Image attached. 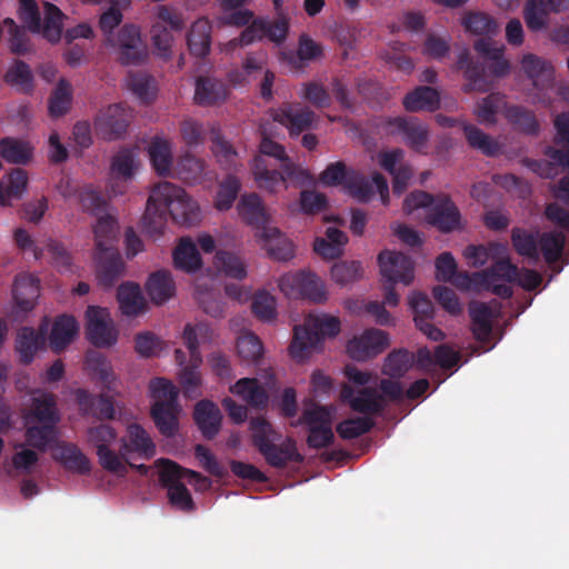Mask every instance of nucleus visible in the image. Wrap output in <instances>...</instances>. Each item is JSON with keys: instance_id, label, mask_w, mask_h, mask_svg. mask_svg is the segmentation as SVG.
<instances>
[{"instance_id": "nucleus-1", "label": "nucleus", "mask_w": 569, "mask_h": 569, "mask_svg": "<svg viewBox=\"0 0 569 569\" xmlns=\"http://www.w3.org/2000/svg\"><path fill=\"white\" fill-rule=\"evenodd\" d=\"M252 443L263 456L268 465L274 468H284L288 462L302 463L305 458L297 450L296 440L287 437L284 441L277 445L282 438L272 425L262 417L253 418L250 421Z\"/></svg>"}, {"instance_id": "nucleus-2", "label": "nucleus", "mask_w": 569, "mask_h": 569, "mask_svg": "<svg viewBox=\"0 0 569 569\" xmlns=\"http://www.w3.org/2000/svg\"><path fill=\"white\" fill-rule=\"evenodd\" d=\"M340 332L338 318L327 315H309L303 325L296 326L289 346L293 359L305 360L322 343L326 337L333 338Z\"/></svg>"}, {"instance_id": "nucleus-3", "label": "nucleus", "mask_w": 569, "mask_h": 569, "mask_svg": "<svg viewBox=\"0 0 569 569\" xmlns=\"http://www.w3.org/2000/svg\"><path fill=\"white\" fill-rule=\"evenodd\" d=\"M278 170L263 156H256L251 171L259 189L274 193L280 187L288 188L287 182L301 187L312 182V176L293 161H286Z\"/></svg>"}, {"instance_id": "nucleus-4", "label": "nucleus", "mask_w": 569, "mask_h": 569, "mask_svg": "<svg viewBox=\"0 0 569 569\" xmlns=\"http://www.w3.org/2000/svg\"><path fill=\"white\" fill-rule=\"evenodd\" d=\"M489 60L490 63L486 66L482 61L473 60L467 49L459 53L457 68L463 70V77L467 80V83L462 87L465 93L473 91L487 92L490 90L492 82L487 74V69L495 77H503L509 72L510 64L503 58V50L496 58Z\"/></svg>"}, {"instance_id": "nucleus-5", "label": "nucleus", "mask_w": 569, "mask_h": 569, "mask_svg": "<svg viewBox=\"0 0 569 569\" xmlns=\"http://www.w3.org/2000/svg\"><path fill=\"white\" fill-rule=\"evenodd\" d=\"M19 19L27 29L33 33L42 32L43 37L56 43L60 40L63 29L64 13L53 3L43 2L44 20L41 24V14L36 0H19Z\"/></svg>"}, {"instance_id": "nucleus-6", "label": "nucleus", "mask_w": 569, "mask_h": 569, "mask_svg": "<svg viewBox=\"0 0 569 569\" xmlns=\"http://www.w3.org/2000/svg\"><path fill=\"white\" fill-rule=\"evenodd\" d=\"M152 201H161L167 207L172 220L181 226H194L200 221V209L187 192L168 181L159 182L152 188Z\"/></svg>"}, {"instance_id": "nucleus-7", "label": "nucleus", "mask_w": 569, "mask_h": 569, "mask_svg": "<svg viewBox=\"0 0 569 569\" xmlns=\"http://www.w3.org/2000/svg\"><path fill=\"white\" fill-rule=\"evenodd\" d=\"M107 44L122 66H139L148 58V48L142 40L140 28L132 23L123 24L116 34L109 36Z\"/></svg>"}, {"instance_id": "nucleus-8", "label": "nucleus", "mask_w": 569, "mask_h": 569, "mask_svg": "<svg viewBox=\"0 0 569 569\" xmlns=\"http://www.w3.org/2000/svg\"><path fill=\"white\" fill-rule=\"evenodd\" d=\"M555 142L562 148H548L546 154L565 169H569V112H560L553 119ZM556 197L569 203V173L563 176L556 190Z\"/></svg>"}, {"instance_id": "nucleus-9", "label": "nucleus", "mask_w": 569, "mask_h": 569, "mask_svg": "<svg viewBox=\"0 0 569 569\" xmlns=\"http://www.w3.org/2000/svg\"><path fill=\"white\" fill-rule=\"evenodd\" d=\"M279 287L288 297H301L316 303L327 300L323 281L317 274L309 271H299L281 277Z\"/></svg>"}, {"instance_id": "nucleus-10", "label": "nucleus", "mask_w": 569, "mask_h": 569, "mask_svg": "<svg viewBox=\"0 0 569 569\" xmlns=\"http://www.w3.org/2000/svg\"><path fill=\"white\" fill-rule=\"evenodd\" d=\"M159 463L161 470L159 472V479L162 487L168 490V498L170 503L183 512H191L196 509L193 499L181 482V466L169 459H160Z\"/></svg>"}, {"instance_id": "nucleus-11", "label": "nucleus", "mask_w": 569, "mask_h": 569, "mask_svg": "<svg viewBox=\"0 0 569 569\" xmlns=\"http://www.w3.org/2000/svg\"><path fill=\"white\" fill-rule=\"evenodd\" d=\"M386 127L390 134L402 136L405 143L415 152L428 154L429 129L418 118H388Z\"/></svg>"}, {"instance_id": "nucleus-12", "label": "nucleus", "mask_w": 569, "mask_h": 569, "mask_svg": "<svg viewBox=\"0 0 569 569\" xmlns=\"http://www.w3.org/2000/svg\"><path fill=\"white\" fill-rule=\"evenodd\" d=\"M86 318L87 338L94 347L106 348L116 345L118 330L106 308L90 306L86 311Z\"/></svg>"}, {"instance_id": "nucleus-13", "label": "nucleus", "mask_w": 569, "mask_h": 569, "mask_svg": "<svg viewBox=\"0 0 569 569\" xmlns=\"http://www.w3.org/2000/svg\"><path fill=\"white\" fill-rule=\"evenodd\" d=\"M378 263L383 281L408 286L415 278V262L402 252L383 250L378 256Z\"/></svg>"}, {"instance_id": "nucleus-14", "label": "nucleus", "mask_w": 569, "mask_h": 569, "mask_svg": "<svg viewBox=\"0 0 569 569\" xmlns=\"http://www.w3.org/2000/svg\"><path fill=\"white\" fill-rule=\"evenodd\" d=\"M129 126V113L121 103L101 109L94 120L97 134L107 141L120 139Z\"/></svg>"}, {"instance_id": "nucleus-15", "label": "nucleus", "mask_w": 569, "mask_h": 569, "mask_svg": "<svg viewBox=\"0 0 569 569\" xmlns=\"http://www.w3.org/2000/svg\"><path fill=\"white\" fill-rule=\"evenodd\" d=\"M426 221L443 233L462 228L460 210L446 193L438 194L437 202L427 212Z\"/></svg>"}, {"instance_id": "nucleus-16", "label": "nucleus", "mask_w": 569, "mask_h": 569, "mask_svg": "<svg viewBox=\"0 0 569 569\" xmlns=\"http://www.w3.org/2000/svg\"><path fill=\"white\" fill-rule=\"evenodd\" d=\"M388 335L380 329H368L347 345V352L353 360L366 361L381 353L388 347Z\"/></svg>"}, {"instance_id": "nucleus-17", "label": "nucleus", "mask_w": 569, "mask_h": 569, "mask_svg": "<svg viewBox=\"0 0 569 569\" xmlns=\"http://www.w3.org/2000/svg\"><path fill=\"white\" fill-rule=\"evenodd\" d=\"M341 399L353 411L362 413L365 417L380 415L386 408L383 397L372 387H365L356 392L352 387L343 385L341 388Z\"/></svg>"}, {"instance_id": "nucleus-18", "label": "nucleus", "mask_w": 569, "mask_h": 569, "mask_svg": "<svg viewBox=\"0 0 569 569\" xmlns=\"http://www.w3.org/2000/svg\"><path fill=\"white\" fill-rule=\"evenodd\" d=\"M207 332V327L187 325L183 330V342L190 352L192 367H183L180 373V382L187 390H192L200 385V376L196 367L201 362L198 337Z\"/></svg>"}, {"instance_id": "nucleus-19", "label": "nucleus", "mask_w": 569, "mask_h": 569, "mask_svg": "<svg viewBox=\"0 0 569 569\" xmlns=\"http://www.w3.org/2000/svg\"><path fill=\"white\" fill-rule=\"evenodd\" d=\"M97 278L103 287H112L124 271V262L116 247L97 249Z\"/></svg>"}, {"instance_id": "nucleus-20", "label": "nucleus", "mask_w": 569, "mask_h": 569, "mask_svg": "<svg viewBox=\"0 0 569 569\" xmlns=\"http://www.w3.org/2000/svg\"><path fill=\"white\" fill-rule=\"evenodd\" d=\"M74 400L82 417H93L98 420L114 418L113 402L104 395L94 397L88 390L79 388L74 391Z\"/></svg>"}, {"instance_id": "nucleus-21", "label": "nucleus", "mask_w": 569, "mask_h": 569, "mask_svg": "<svg viewBox=\"0 0 569 569\" xmlns=\"http://www.w3.org/2000/svg\"><path fill=\"white\" fill-rule=\"evenodd\" d=\"M315 112L306 107L286 103L273 113V120L286 126L290 136H299L308 130L315 121Z\"/></svg>"}, {"instance_id": "nucleus-22", "label": "nucleus", "mask_w": 569, "mask_h": 569, "mask_svg": "<svg viewBox=\"0 0 569 569\" xmlns=\"http://www.w3.org/2000/svg\"><path fill=\"white\" fill-rule=\"evenodd\" d=\"M138 453L141 458L150 459L156 453V445L146 429L138 423L127 427L126 435L121 438V456Z\"/></svg>"}, {"instance_id": "nucleus-23", "label": "nucleus", "mask_w": 569, "mask_h": 569, "mask_svg": "<svg viewBox=\"0 0 569 569\" xmlns=\"http://www.w3.org/2000/svg\"><path fill=\"white\" fill-rule=\"evenodd\" d=\"M221 419V411L213 401L203 399L196 403L193 420L206 439L211 440L219 433Z\"/></svg>"}, {"instance_id": "nucleus-24", "label": "nucleus", "mask_w": 569, "mask_h": 569, "mask_svg": "<svg viewBox=\"0 0 569 569\" xmlns=\"http://www.w3.org/2000/svg\"><path fill=\"white\" fill-rule=\"evenodd\" d=\"M468 312L473 338L481 343L488 342L492 333L495 310L486 302L473 300L468 305Z\"/></svg>"}, {"instance_id": "nucleus-25", "label": "nucleus", "mask_w": 569, "mask_h": 569, "mask_svg": "<svg viewBox=\"0 0 569 569\" xmlns=\"http://www.w3.org/2000/svg\"><path fill=\"white\" fill-rule=\"evenodd\" d=\"M238 211L242 220L257 229V236L272 227H268V216L262 204L261 198L257 193L242 196L238 203Z\"/></svg>"}, {"instance_id": "nucleus-26", "label": "nucleus", "mask_w": 569, "mask_h": 569, "mask_svg": "<svg viewBox=\"0 0 569 569\" xmlns=\"http://www.w3.org/2000/svg\"><path fill=\"white\" fill-rule=\"evenodd\" d=\"M40 284L38 278L30 273H21L16 276L13 283V299L17 307L24 311H31L39 297Z\"/></svg>"}, {"instance_id": "nucleus-27", "label": "nucleus", "mask_w": 569, "mask_h": 569, "mask_svg": "<svg viewBox=\"0 0 569 569\" xmlns=\"http://www.w3.org/2000/svg\"><path fill=\"white\" fill-rule=\"evenodd\" d=\"M44 330L37 331L31 327H22L17 332L16 352L22 365H30L36 353L44 346Z\"/></svg>"}, {"instance_id": "nucleus-28", "label": "nucleus", "mask_w": 569, "mask_h": 569, "mask_svg": "<svg viewBox=\"0 0 569 569\" xmlns=\"http://www.w3.org/2000/svg\"><path fill=\"white\" fill-rule=\"evenodd\" d=\"M402 104L408 112H432L440 107V94L432 87L419 86L403 97Z\"/></svg>"}, {"instance_id": "nucleus-29", "label": "nucleus", "mask_w": 569, "mask_h": 569, "mask_svg": "<svg viewBox=\"0 0 569 569\" xmlns=\"http://www.w3.org/2000/svg\"><path fill=\"white\" fill-rule=\"evenodd\" d=\"M563 0H528L525 7V21L532 31H539L546 26L549 12H559Z\"/></svg>"}, {"instance_id": "nucleus-30", "label": "nucleus", "mask_w": 569, "mask_h": 569, "mask_svg": "<svg viewBox=\"0 0 569 569\" xmlns=\"http://www.w3.org/2000/svg\"><path fill=\"white\" fill-rule=\"evenodd\" d=\"M28 186V174L21 168L12 169L0 181V206L9 207L12 201L21 199Z\"/></svg>"}, {"instance_id": "nucleus-31", "label": "nucleus", "mask_w": 569, "mask_h": 569, "mask_svg": "<svg viewBox=\"0 0 569 569\" xmlns=\"http://www.w3.org/2000/svg\"><path fill=\"white\" fill-rule=\"evenodd\" d=\"M227 87L222 81L210 77H199L196 80L194 101L199 106H213L227 98Z\"/></svg>"}, {"instance_id": "nucleus-32", "label": "nucleus", "mask_w": 569, "mask_h": 569, "mask_svg": "<svg viewBox=\"0 0 569 569\" xmlns=\"http://www.w3.org/2000/svg\"><path fill=\"white\" fill-rule=\"evenodd\" d=\"M78 330V322L72 316H59L54 320L49 336L52 351L61 352L73 340Z\"/></svg>"}, {"instance_id": "nucleus-33", "label": "nucleus", "mask_w": 569, "mask_h": 569, "mask_svg": "<svg viewBox=\"0 0 569 569\" xmlns=\"http://www.w3.org/2000/svg\"><path fill=\"white\" fill-rule=\"evenodd\" d=\"M146 290L152 302L162 305L173 297L176 284L168 270H158L150 274Z\"/></svg>"}, {"instance_id": "nucleus-34", "label": "nucleus", "mask_w": 569, "mask_h": 569, "mask_svg": "<svg viewBox=\"0 0 569 569\" xmlns=\"http://www.w3.org/2000/svg\"><path fill=\"white\" fill-rule=\"evenodd\" d=\"M180 406L171 403H153L151 407V418L154 421L159 432L167 437H173L179 427L178 415Z\"/></svg>"}, {"instance_id": "nucleus-35", "label": "nucleus", "mask_w": 569, "mask_h": 569, "mask_svg": "<svg viewBox=\"0 0 569 569\" xmlns=\"http://www.w3.org/2000/svg\"><path fill=\"white\" fill-rule=\"evenodd\" d=\"M268 254L278 261H288L295 256L293 244L280 233L278 228L263 230L259 237Z\"/></svg>"}, {"instance_id": "nucleus-36", "label": "nucleus", "mask_w": 569, "mask_h": 569, "mask_svg": "<svg viewBox=\"0 0 569 569\" xmlns=\"http://www.w3.org/2000/svg\"><path fill=\"white\" fill-rule=\"evenodd\" d=\"M29 417L40 423L57 426L60 421L57 397L50 392H42L38 397H33Z\"/></svg>"}, {"instance_id": "nucleus-37", "label": "nucleus", "mask_w": 569, "mask_h": 569, "mask_svg": "<svg viewBox=\"0 0 569 569\" xmlns=\"http://www.w3.org/2000/svg\"><path fill=\"white\" fill-rule=\"evenodd\" d=\"M230 391L254 408H263L268 403V395L256 378L239 379Z\"/></svg>"}, {"instance_id": "nucleus-38", "label": "nucleus", "mask_w": 569, "mask_h": 569, "mask_svg": "<svg viewBox=\"0 0 569 569\" xmlns=\"http://www.w3.org/2000/svg\"><path fill=\"white\" fill-rule=\"evenodd\" d=\"M511 243L515 251L532 262H537L540 257L538 250L539 231H529L525 228L515 227L511 230Z\"/></svg>"}, {"instance_id": "nucleus-39", "label": "nucleus", "mask_w": 569, "mask_h": 569, "mask_svg": "<svg viewBox=\"0 0 569 569\" xmlns=\"http://www.w3.org/2000/svg\"><path fill=\"white\" fill-rule=\"evenodd\" d=\"M211 29L209 20L204 18L192 23L187 42L193 56L203 58L210 52Z\"/></svg>"}, {"instance_id": "nucleus-40", "label": "nucleus", "mask_w": 569, "mask_h": 569, "mask_svg": "<svg viewBox=\"0 0 569 569\" xmlns=\"http://www.w3.org/2000/svg\"><path fill=\"white\" fill-rule=\"evenodd\" d=\"M54 459L60 461L67 470L79 475H87L90 472L89 459L73 443L63 442L58 446Z\"/></svg>"}, {"instance_id": "nucleus-41", "label": "nucleus", "mask_w": 569, "mask_h": 569, "mask_svg": "<svg viewBox=\"0 0 569 569\" xmlns=\"http://www.w3.org/2000/svg\"><path fill=\"white\" fill-rule=\"evenodd\" d=\"M84 365L87 370L99 380L104 388L111 390L116 380L112 366L108 358L100 351L89 350L86 353Z\"/></svg>"}, {"instance_id": "nucleus-42", "label": "nucleus", "mask_w": 569, "mask_h": 569, "mask_svg": "<svg viewBox=\"0 0 569 569\" xmlns=\"http://www.w3.org/2000/svg\"><path fill=\"white\" fill-rule=\"evenodd\" d=\"M172 258L174 267L186 272H194L201 267L200 253L190 238L180 239Z\"/></svg>"}, {"instance_id": "nucleus-43", "label": "nucleus", "mask_w": 569, "mask_h": 569, "mask_svg": "<svg viewBox=\"0 0 569 569\" xmlns=\"http://www.w3.org/2000/svg\"><path fill=\"white\" fill-rule=\"evenodd\" d=\"M33 153L31 144L22 139L6 137L0 140V156L10 163L27 164Z\"/></svg>"}, {"instance_id": "nucleus-44", "label": "nucleus", "mask_w": 569, "mask_h": 569, "mask_svg": "<svg viewBox=\"0 0 569 569\" xmlns=\"http://www.w3.org/2000/svg\"><path fill=\"white\" fill-rule=\"evenodd\" d=\"M118 302L126 316H137L143 311L146 302L138 284L126 282L118 288Z\"/></svg>"}, {"instance_id": "nucleus-45", "label": "nucleus", "mask_w": 569, "mask_h": 569, "mask_svg": "<svg viewBox=\"0 0 569 569\" xmlns=\"http://www.w3.org/2000/svg\"><path fill=\"white\" fill-rule=\"evenodd\" d=\"M168 212L167 207L161 206V201H152L151 191L141 220L143 230L150 236L162 234L167 223Z\"/></svg>"}, {"instance_id": "nucleus-46", "label": "nucleus", "mask_w": 569, "mask_h": 569, "mask_svg": "<svg viewBox=\"0 0 569 569\" xmlns=\"http://www.w3.org/2000/svg\"><path fill=\"white\" fill-rule=\"evenodd\" d=\"M134 157L131 150L121 149L118 151L111 162L112 183L111 191L114 194L122 193V190H117L119 182H127L133 176Z\"/></svg>"}, {"instance_id": "nucleus-47", "label": "nucleus", "mask_w": 569, "mask_h": 569, "mask_svg": "<svg viewBox=\"0 0 569 569\" xmlns=\"http://www.w3.org/2000/svg\"><path fill=\"white\" fill-rule=\"evenodd\" d=\"M525 73L530 78L536 87L539 83L549 84L553 80V67L549 61H546L535 54H526L521 61Z\"/></svg>"}, {"instance_id": "nucleus-48", "label": "nucleus", "mask_w": 569, "mask_h": 569, "mask_svg": "<svg viewBox=\"0 0 569 569\" xmlns=\"http://www.w3.org/2000/svg\"><path fill=\"white\" fill-rule=\"evenodd\" d=\"M72 102L71 83L61 78L49 97V114L52 118H59L66 114Z\"/></svg>"}, {"instance_id": "nucleus-49", "label": "nucleus", "mask_w": 569, "mask_h": 569, "mask_svg": "<svg viewBox=\"0 0 569 569\" xmlns=\"http://www.w3.org/2000/svg\"><path fill=\"white\" fill-rule=\"evenodd\" d=\"M476 276L482 283H488L489 280H503L513 283L517 276H519V268L508 258H505L496 261L487 269L477 271Z\"/></svg>"}, {"instance_id": "nucleus-50", "label": "nucleus", "mask_w": 569, "mask_h": 569, "mask_svg": "<svg viewBox=\"0 0 569 569\" xmlns=\"http://www.w3.org/2000/svg\"><path fill=\"white\" fill-rule=\"evenodd\" d=\"M4 81L20 92L33 90V76L30 67L22 60H14L3 77Z\"/></svg>"}, {"instance_id": "nucleus-51", "label": "nucleus", "mask_w": 569, "mask_h": 569, "mask_svg": "<svg viewBox=\"0 0 569 569\" xmlns=\"http://www.w3.org/2000/svg\"><path fill=\"white\" fill-rule=\"evenodd\" d=\"M149 157L153 169L159 176H168L172 167V154L170 143L156 138L149 146Z\"/></svg>"}, {"instance_id": "nucleus-52", "label": "nucleus", "mask_w": 569, "mask_h": 569, "mask_svg": "<svg viewBox=\"0 0 569 569\" xmlns=\"http://www.w3.org/2000/svg\"><path fill=\"white\" fill-rule=\"evenodd\" d=\"M506 117L521 132L529 136L539 133L540 124L531 110L520 106H511L507 108Z\"/></svg>"}, {"instance_id": "nucleus-53", "label": "nucleus", "mask_w": 569, "mask_h": 569, "mask_svg": "<svg viewBox=\"0 0 569 569\" xmlns=\"http://www.w3.org/2000/svg\"><path fill=\"white\" fill-rule=\"evenodd\" d=\"M3 24L8 28V43L11 53L16 56H24L32 51L28 29L18 26L11 18H6L3 20Z\"/></svg>"}, {"instance_id": "nucleus-54", "label": "nucleus", "mask_w": 569, "mask_h": 569, "mask_svg": "<svg viewBox=\"0 0 569 569\" xmlns=\"http://www.w3.org/2000/svg\"><path fill=\"white\" fill-rule=\"evenodd\" d=\"M565 240L566 238L562 232L550 231L539 233L538 250L541 251L547 263L553 264L560 259Z\"/></svg>"}, {"instance_id": "nucleus-55", "label": "nucleus", "mask_w": 569, "mask_h": 569, "mask_svg": "<svg viewBox=\"0 0 569 569\" xmlns=\"http://www.w3.org/2000/svg\"><path fill=\"white\" fill-rule=\"evenodd\" d=\"M216 268L227 277L242 280L247 277V269L241 258L230 251H217L214 256Z\"/></svg>"}, {"instance_id": "nucleus-56", "label": "nucleus", "mask_w": 569, "mask_h": 569, "mask_svg": "<svg viewBox=\"0 0 569 569\" xmlns=\"http://www.w3.org/2000/svg\"><path fill=\"white\" fill-rule=\"evenodd\" d=\"M415 353L408 350H396L385 360L382 372L391 378H401L413 366Z\"/></svg>"}, {"instance_id": "nucleus-57", "label": "nucleus", "mask_w": 569, "mask_h": 569, "mask_svg": "<svg viewBox=\"0 0 569 569\" xmlns=\"http://www.w3.org/2000/svg\"><path fill=\"white\" fill-rule=\"evenodd\" d=\"M463 132L469 146L481 151L483 154L492 157L499 152V144L490 136L473 124H466Z\"/></svg>"}, {"instance_id": "nucleus-58", "label": "nucleus", "mask_w": 569, "mask_h": 569, "mask_svg": "<svg viewBox=\"0 0 569 569\" xmlns=\"http://www.w3.org/2000/svg\"><path fill=\"white\" fill-rule=\"evenodd\" d=\"M204 171V162L203 160L197 158L193 154H184L182 156L176 167L174 172L176 176L187 182V183H194L197 182Z\"/></svg>"}, {"instance_id": "nucleus-59", "label": "nucleus", "mask_w": 569, "mask_h": 569, "mask_svg": "<svg viewBox=\"0 0 569 569\" xmlns=\"http://www.w3.org/2000/svg\"><path fill=\"white\" fill-rule=\"evenodd\" d=\"M26 442L40 451H46L49 445L56 439V426L41 423L29 426L26 429Z\"/></svg>"}, {"instance_id": "nucleus-60", "label": "nucleus", "mask_w": 569, "mask_h": 569, "mask_svg": "<svg viewBox=\"0 0 569 569\" xmlns=\"http://www.w3.org/2000/svg\"><path fill=\"white\" fill-rule=\"evenodd\" d=\"M407 48V44L396 41L391 43L387 50L383 51L382 58L392 68L409 74L413 70L415 63L406 54Z\"/></svg>"}, {"instance_id": "nucleus-61", "label": "nucleus", "mask_w": 569, "mask_h": 569, "mask_svg": "<svg viewBox=\"0 0 569 569\" xmlns=\"http://www.w3.org/2000/svg\"><path fill=\"white\" fill-rule=\"evenodd\" d=\"M375 426L370 417L349 418L339 422L336 431L342 439L351 440L369 432Z\"/></svg>"}, {"instance_id": "nucleus-62", "label": "nucleus", "mask_w": 569, "mask_h": 569, "mask_svg": "<svg viewBox=\"0 0 569 569\" xmlns=\"http://www.w3.org/2000/svg\"><path fill=\"white\" fill-rule=\"evenodd\" d=\"M96 249L114 247L117 221L111 216L100 217L93 229Z\"/></svg>"}, {"instance_id": "nucleus-63", "label": "nucleus", "mask_w": 569, "mask_h": 569, "mask_svg": "<svg viewBox=\"0 0 569 569\" xmlns=\"http://www.w3.org/2000/svg\"><path fill=\"white\" fill-rule=\"evenodd\" d=\"M240 181L234 176H228L219 186L214 207L220 211L230 209L238 197Z\"/></svg>"}, {"instance_id": "nucleus-64", "label": "nucleus", "mask_w": 569, "mask_h": 569, "mask_svg": "<svg viewBox=\"0 0 569 569\" xmlns=\"http://www.w3.org/2000/svg\"><path fill=\"white\" fill-rule=\"evenodd\" d=\"M152 82V77L143 72L130 73L128 78L129 89L143 103H150L154 98Z\"/></svg>"}]
</instances>
